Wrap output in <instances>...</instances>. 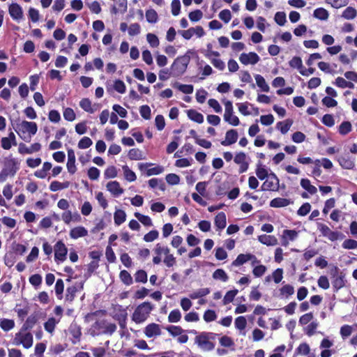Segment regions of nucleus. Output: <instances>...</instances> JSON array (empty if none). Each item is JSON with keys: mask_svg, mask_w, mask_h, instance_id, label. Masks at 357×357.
<instances>
[{"mask_svg": "<svg viewBox=\"0 0 357 357\" xmlns=\"http://www.w3.org/2000/svg\"><path fill=\"white\" fill-rule=\"evenodd\" d=\"M68 249L62 241H58L54 245V260L57 263L63 262L66 259Z\"/></svg>", "mask_w": 357, "mask_h": 357, "instance_id": "nucleus-6", "label": "nucleus"}, {"mask_svg": "<svg viewBox=\"0 0 357 357\" xmlns=\"http://www.w3.org/2000/svg\"><path fill=\"white\" fill-rule=\"evenodd\" d=\"M255 173L257 178L261 181L266 179L268 176L267 168L261 162L257 163Z\"/></svg>", "mask_w": 357, "mask_h": 357, "instance_id": "nucleus-27", "label": "nucleus"}, {"mask_svg": "<svg viewBox=\"0 0 357 357\" xmlns=\"http://www.w3.org/2000/svg\"><path fill=\"white\" fill-rule=\"evenodd\" d=\"M117 176V169L114 166L108 167L104 172V176L106 179L114 178Z\"/></svg>", "mask_w": 357, "mask_h": 357, "instance_id": "nucleus-58", "label": "nucleus"}, {"mask_svg": "<svg viewBox=\"0 0 357 357\" xmlns=\"http://www.w3.org/2000/svg\"><path fill=\"white\" fill-rule=\"evenodd\" d=\"M280 291L282 296H285L286 298H288L294 294V289L291 284H285L280 289Z\"/></svg>", "mask_w": 357, "mask_h": 357, "instance_id": "nucleus-57", "label": "nucleus"}, {"mask_svg": "<svg viewBox=\"0 0 357 357\" xmlns=\"http://www.w3.org/2000/svg\"><path fill=\"white\" fill-rule=\"evenodd\" d=\"M317 326L318 323L317 321H312L304 328V331L306 335L310 337L315 333Z\"/></svg>", "mask_w": 357, "mask_h": 357, "instance_id": "nucleus-62", "label": "nucleus"}, {"mask_svg": "<svg viewBox=\"0 0 357 357\" xmlns=\"http://www.w3.org/2000/svg\"><path fill=\"white\" fill-rule=\"evenodd\" d=\"M258 241L266 245H275L278 243V240L274 236L262 234L258 236Z\"/></svg>", "mask_w": 357, "mask_h": 357, "instance_id": "nucleus-25", "label": "nucleus"}, {"mask_svg": "<svg viewBox=\"0 0 357 357\" xmlns=\"http://www.w3.org/2000/svg\"><path fill=\"white\" fill-rule=\"evenodd\" d=\"M3 169H7L10 176H14L19 169V162L17 159L10 158L6 162Z\"/></svg>", "mask_w": 357, "mask_h": 357, "instance_id": "nucleus-19", "label": "nucleus"}, {"mask_svg": "<svg viewBox=\"0 0 357 357\" xmlns=\"http://www.w3.org/2000/svg\"><path fill=\"white\" fill-rule=\"evenodd\" d=\"M347 280L345 279V273L341 274L337 278L333 279L332 285L335 292H337L340 289L345 286Z\"/></svg>", "mask_w": 357, "mask_h": 357, "instance_id": "nucleus-22", "label": "nucleus"}, {"mask_svg": "<svg viewBox=\"0 0 357 357\" xmlns=\"http://www.w3.org/2000/svg\"><path fill=\"white\" fill-rule=\"evenodd\" d=\"M77 291V288L75 286L68 287L66 289V300L67 301L72 302L75 296V294Z\"/></svg>", "mask_w": 357, "mask_h": 357, "instance_id": "nucleus-55", "label": "nucleus"}, {"mask_svg": "<svg viewBox=\"0 0 357 357\" xmlns=\"http://www.w3.org/2000/svg\"><path fill=\"white\" fill-rule=\"evenodd\" d=\"M351 123L348 121H344L340 125L338 132L342 135H346L351 131Z\"/></svg>", "mask_w": 357, "mask_h": 357, "instance_id": "nucleus-42", "label": "nucleus"}, {"mask_svg": "<svg viewBox=\"0 0 357 357\" xmlns=\"http://www.w3.org/2000/svg\"><path fill=\"white\" fill-rule=\"evenodd\" d=\"M146 40L149 43L150 46L152 47H157L160 44L158 36L154 33H147Z\"/></svg>", "mask_w": 357, "mask_h": 357, "instance_id": "nucleus-61", "label": "nucleus"}, {"mask_svg": "<svg viewBox=\"0 0 357 357\" xmlns=\"http://www.w3.org/2000/svg\"><path fill=\"white\" fill-rule=\"evenodd\" d=\"M144 332L147 337H153L161 334L160 326L155 323L148 324L145 327Z\"/></svg>", "mask_w": 357, "mask_h": 357, "instance_id": "nucleus-12", "label": "nucleus"}, {"mask_svg": "<svg viewBox=\"0 0 357 357\" xmlns=\"http://www.w3.org/2000/svg\"><path fill=\"white\" fill-rule=\"evenodd\" d=\"M342 247L347 250H354L357 248V241L348 238L346 239L342 244Z\"/></svg>", "mask_w": 357, "mask_h": 357, "instance_id": "nucleus-64", "label": "nucleus"}, {"mask_svg": "<svg viewBox=\"0 0 357 357\" xmlns=\"http://www.w3.org/2000/svg\"><path fill=\"white\" fill-rule=\"evenodd\" d=\"M292 120L287 119L284 121H279L277 123L276 127L283 135L286 134L292 126Z\"/></svg>", "mask_w": 357, "mask_h": 357, "instance_id": "nucleus-30", "label": "nucleus"}, {"mask_svg": "<svg viewBox=\"0 0 357 357\" xmlns=\"http://www.w3.org/2000/svg\"><path fill=\"white\" fill-rule=\"evenodd\" d=\"M289 64L291 68H296L299 71L303 66L301 58L300 56H294L289 61Z\"/></svg>", "mask_w": 357, "mask_h": 357, "instance_id": "nucleus-54", "label": "nucleus"}, {"mask_svg": "<svg viewBox=\"0 0 357 357\" xmlns=\"http://www.w3.org/2000/svg\"><path fill=\"white\" fill-rule=\"evenodd\" d=\"M313 17L324 21L327 20L329 17V13L327 10L324 8H317L313 12Z\"/></svg>", "mask_w": 357, "mask_h": 357, "instance_id": "nucleus-31", "label": "nucleus"}, {"mask_svg": "<svg viewBox=\"0 0 357 357\" xmlns=\"http://www.w3.org/2000/svg\"><path fill=\"white\" fill-rule=\"evenodd\" d=\"M122 169L123 171L124 177L128 181L132 182L137 179L135 173L131 170L128 166L123 165Z\"/></svg>", "mask_w": 357, "mask_h": 357, "instance_id": "nucleus-38", "label": "nucleus"}, {"mask_svg": "<svg viewBox=\"0 0 357 357\" xmlns=\"http://www.w3.org/2000/svg\"><path fill=\"white\" fill-rule=\"evenodd\" d=\"M119 278L126 285H130L132 284V278L130 274L126 270H123L120 272Z\"/></svg>", "mask_w": 357, "mask_h": 357, "instance_id": "nucleus-50", "label": "nucleus"}, {"mask_svg": "<svg viewBox=\"0 0 357 357\" xmlns=\"http://www.w3.org/2000/svg\"><path fill=\"white\" fill-rule=\"evenodd\" d=\"M87 229L82 226H79L71 229L69 234L70 238L73 239H77L81 237H84L87 236Z\"/></svg>", "mask_w": 357, "mask_h": 357, "instance_id": "nucleus-17", "label": "nucleus"}, {"mask_svg": "<svg viewBox=\"0 0 357 357\" xmlns=\"http://www.w3.org/2000/svg\"><path fill=\"white\" fill-rule=\"evenodd\" d=\"M135 216L144 226H146V227L152 226V225H153L152 220L149 216L141 214L139 212L135 213Z\"/></svg>", "mask_w": 357, "mask_h": 357, "instance_id": "nucleus-45", "label": "nucleus"}, {"mask_svg": "<svg viewBox=\"0 0 357 357\" xmlns=\"http://www.w3.org/2000/svg\"><path fill=\"white\" fill-rule=\"evenodd\" d=\"M334 84L341 89L349 88L354 89V84L349 81L345 80L344 78L341 77H338L335 79Z\"/></svg>", "mask_w": 357, "mask_h": 357, "instance_id": "nucleus-35", "label": "nucleus"}, {"mask_svg": "<svg viewBox=\"0 0 357 357\" xmlns=\"http://www.w3.org/2000/svg\"><path fill=\"white\" fill-rule=\"evenodd\" d=\"M238 291L236 289L228 291L224 296L223 304L227 305L232 302L238 294Z\"/></svg>", "mask_w": 357, "mask_h": 357, "instance_id": "nucleus-49", "label": "nucleus"}, {"mask_svg": "<svg viewBox=\"0 0 357 357\" xmlns=\"http://www.w3.org/2000/svg\"><path fill=\"white\" fill-rule=\"evenodd\" d=\"M38 321V315L36 314H31L27 317L26 320L21 328L22 331L31 330Z\"/></svg>", "mask_w": 357, "mask_h": 357, "instance_id": "nucleus-21", "label": "nucleus"}, {"mask_svg": "<svg viewBox=\"0 0 357 357\" xmlns=\"http://www.w3.org/2000/svg\"><path fill=\"white\" fill-rule=\"evenodd\" d=\"M165 329L173 337L178 336L184 332V330L179 326L169 325Z\"/></svg>", "mask_w": 357, "mask_h": 357, "instance_id": "nucleus-43", "label": "nucleus"}, {"mask_svg": "<svg viewBox=\"0 0 357 357\" xmlns=\"http://www.w3.org/2000/svg\"><path fill=\"white\" fill-rule=\"evenodd\" d=\"M275 22L279 26H284L287 22V17L284 12L279 11L275 14L274 17Z\"/></svg>", "mask_w": 357, "mask_h": 357, "instance_id": "nucleus-52", "label": "nucleus"}, {"mask_svg": "<svg viewBox=\"0 0 357 357\" xmlns=\"http://www.w3.org/2000/svg\"><path fill=\"white\" fill-rule=\"evenodd\" d=\"M75 151L72 149H68V162H67V169L68 172L70 174H74L76 172L77 168L75 165Z\"/></svg>", "mask_w": 357, "mask_h": 357, "instance_id": "nucleus-11", "label": "nucleus"}, {"mask_svg": "<svg viewBox=\"0 0 357 357\" xmlns=\"http://www.w3.org/2000/svg\"><path fill=\"white\" fill-rule=\"evenodd\" d=\"M357 15V10L356 8L349 6L342 13V17L346 20H353Z\"/></svg>", "mask_w": 357, "mask_h": 357, "instance_id": "nucleus-39", "label": "nucleus"}, {"mask_svg": "<svg viewBox=\"0 0 357 357\" xmlns=\"http://www.w3.org/2000/svg\"><path fill=\"white\" fill-rule=\"evenodd\" d=\"M278 189L279 185H276V183L267 178L261 186V191H278Z\"/></svg>", "mask_w": 357, "mask_h": 357, "instance_id": "nucleus-29", "label": "nucleus"}, {"mask_svg": "<svg viewBox=\"0 0 357 357\" xmlns=\"http://www.w3.org/2000/svg\"><path fill=\"white\" fill-rule=\"evenodd\" d=\"M16 261V257L13 252L6 253L4 256L5 265L9 268L12 267Z\"/></svg>", "mask_w": 357, "mask_h": 357, "instance_id": "nucleus-60", "label": "nucleus"}, {"mask_svg": "<svg viewBox=\"0 0 357 357\" xmlns=\"http://www.w3.org/2000/svg\"><path fill=\"white\" fill-rule=\"evenodd\" d=\"M41 145L40 143H34L30 147H27L24 143L19 144L18 151L21 154H31L40 150Z\"/></svg>", "mask_w": 357, "mask_h": 357, "instance_id": "nucleus-10", "label": "nucleus"}, {"mask_svg": "<svg viewBox=\"0 0 357 357\" xmlns=\"http://www.w3.org/2000/svg\"><path fill=\"white\" fill-rule=\"evenodd\" d=\"M214 223L217 229L222 230L225 229L227 225L225 213L224 212L218 213L215 217Z\"/></svg>", "mask_w": 357, "mask_h": 357, "instance_id": "nucleus-20", "label": "nucleus"}, {"mask_svg": "<svg viewBox=\"0 0 357 357\" xmlns=\"http://www.w3.org/2000/svg\"><path fill=\"white\" fill-rule=\"evenodd\" d=\"M91 335L93 336L102 334L112 335L116 330V326L113 323H107L106 320H98L92 325Z\"/></svg>", "mask_w": 357, "mask_h": 357, "instance_id": "nucleus-3", "label": "nucleus"}, {"mask_svg": "<svg viewBox=\"0 0 357 357\" xmlns=\"http://www.w3.org/2000/svg\"><path fill=\"white\" fill-rule=\"evenodd\" d=\"M128 157L131 160H140L144 159L143 153L139 149H131L129 150Z\"/></svg>", "mask_w": 357, "mask_h": 357, "instance_id": "nucleus-32", "label": "nucleus"}, {"mask_svg": "<svg viewBox=\"0 0 357 357\" xmlns=\"http://www.w3.org/2000/svg\"><path fill=\"white\" fill-rule=\"evenodd\" d=\"M187 115L191 121L197 123H202L204 122V116L195 109H190L187 110Z\"/></svg>", "mask_w": 357, "mask_h": 357, "instance_id": "nucleus-26", "label": "nucleus"}, {"mask_svg": "<svg viewBox=\"0 0 357 357\" xmlns=\"http://www.w3.org/2000/svg\"><path fill=\"white\" fill-rule=\"evenodd\" d=\"M126 219V214L124 211L119 209L114 212V220L116 225H121Z\"/></svg>", "mask_w": 357, "mask_h": 357, "instance_id": "nucleus-34", "label": "nucleus"}, {"mask_svg": "<svg viewBox=\"0 0 357 357\" xmlns=\"http://www.w3.org/2000/svg\"><path fill=\"white\" fill-rule=\"evenodd\" d=\"M190 57L187 54L178 56L171 66L172 75L174 77L181 76L188 68Z\"/></svg>", "mask_w": 357, "mask_h": 357, "instance_id": "nucleus-4", "label": "nucleus"}, {"mask_svg": "<svg viewBox=\"0 0 357 357\" xmlns=\"http://www.w3.org/2000/svg\"><path fill=\"white\" fill-rule=\"evenodd\" d=\"M293 202L290 199L276 197L270 202V206L273 208L285 207L291 204Z\"/></svg>", "mask_w": 357, "mask_h": 357, "instance_id": "nucleus-16", "label": "nucleus"}, {"mask_svg": "<svg viewBox=\"0 0 357 357\" xmlns=\"http://www.w3.org/2000/svg\"><path fill=\"white\" fill-rule=\"evenodd\" d=\"M11 249L14 254L18 255H23L26 251V247L24 245L13 242L11 245Z\"/></svg>", "mask_w": 357, "mask_h": 357, "instance_id": "nucleus-47", "label": "nucleus"}, {"mask_svg": "<svg viewBox=\"0 0 357 357\" xmlns=\"http://www.w3.org/2000/svg\"><path fill=\"white\" fill-rule=\"evenodd\" d=\"M8 13L11 18L15 21H20L23 18L22 7L17 3H12L8 7Z\"/></svg>", "mask_w": 357, "mask_h": 357, "instance_id": "nucleus-9", "label": "nucleus"}, {"mask_svg": "<svg viewBox=\"0 0 357 357\" xmlns=\"http://www.w3.org/2000/svg\"><path fill=\"white\" fill-rule=\"evenodd\" d=\"M310 346L307 343L304 342L300 344V345L296 349L295 354H301L303 356H306L310 354Z\"/></svg>", "mask_w": 357, "mask_h": 357, "instance_id": "nucleus-51", "label": "nucleus"}, {"mask_svg": "<svg viewBox=\"0 0 357 357\" xmlns=\"http://www.w3.org/2000/svg\"><path fill=\"white\" fill-rule=\"evenodd\" d=\"M15 326V321L13 319H1L0 320V327L4 331H9Z\"/></svg>", "mask_w": 357, "mask_h": 357, "instance_id": "nucleus-37", "label": "nucleus"}, {"mask_svg": "<svg viewBox=\"0 0 357 357\" xmlns=\"http://www.w3.org/2000/svg\"><path fill=\"white\" fill-rule=\"evenodd\" d=\"M114 312L115 314L113 316V318L117 321L123 319H127L128 317L127 308L123 307L121 305H117L114 307Z\"/></svg>", "mask_w": 357, "mask_h": 357, "instance_id": "nucleus-23", "label": "nucleus"}, {"mask_svg": "<svg viewBox=\"0 0 357 357\" xmlns=\"http://www.w3.org/2000/svg\"><path fill=\"white\" fill-rule=\"evenodd\" d=\"M260 60L259 56L253 52L242 53L239 56L240 62L243 65H255Z\"/></svg>", "mask_w": 357, "mask_h": 357, "instance_id": "nucleus-7", "label": "nucleus"}, {"mask_svg": "<svg viewBox=\"0 0 357 357\" xmlns=\"http://www.w3.org/2000/svg\"><path fill=\"white\" fill-rule=\"evenodd\" d=\"M256 84L259 88L264 92H268L270 90L269 86L266 82V80L261 75H256L255 76Z\"/></svg>", "mask_w": 357, "mask_h": 357, "instance_id": "nucleus-33", "label": "nucleus"}, {"mask_svg": "<svg viewBox=\"0 0 357 357\" xmlns=\"http://www.w3.org/2000/svg\"><path fill=\"white\" fill-rule=\"evenodd\" d=\"M300 183L301 186L310 195H314L317 193V188L311 184V182L308 178H301Z\"/></svg>", "mask_w": 357, "mask_h": 357, "instance_id": "nucleus-28", "label": "nucleus"}, {"mask_svg": "<svg viewBox=\"0 0 357 357\" xmlns=\"http://www.w3.org/2000/svg\"><path fill=\"white\" fill-rule=\"evenodd\" d=\"M13 128L20 138L26 142H30L31 136L36 135L38 130L36 123L27 121L20 122V119L16 121Z\"/></svg>", "mask_w": 357, "mask_h": 357, "instance_id": "nucleus-1", "label": "nucleus"}, {"mask_svg": "<svg viewBox=\"0 0 357 357\" xmlns=\"http://www.w3.org/2000/svg\"><path fill=\"white\" fill-rule=\"evenodd\" d=\"M173 86L174 88H177L180 91L185 94H191L194 90V87L192 84H183L178 82H175Z\"/></svg>", "mask_w": 357, "mask_h": 357, "instance_id": "nucleus-36", "label": "nucleus"}, {"mask_svg": "<svg viewBox=\"0 0 357 357\" xmlns=\"http://www.w3.org/2000/svg\"><path fill=\"white\" fill-rule=\"evenodd\" d=\"M33 342V335L31 333H24L21 340L16 342V345L22 344L25 349L32 347Z\"/></svg>", "mask_w": 357, "mask_h": 357, "instance_id": "nucleus-24", "label": "nucleus"}, {"mask_svg": "<svg viewBox=\"0 0 357 357\" xmlns=\"http://www.w3.org/2000/svg\"><path fill=\"white\" fill-rule=\"evenodd\" d=\"M337 160L343 169H353L355 167V159L348 154L337 156Z\"/></svg>", "mask_w": 357, "mask_h": 357, "instance_id": "nucleus-8", "label": "nucleus"}, {"mask_svg": "<svg viewBox=\"0 0 357 357\" xmlns=\"http://www.w3.org/2000/svg\"><path fill=\"white\" fill-rule=\"evenodd\" d=\"M255 259V255L248 254H240L237 256L236 259L231 263L232 266H240L250 260Z\"/></svg>", "mask_w": 357, "mask_h": 357, "instance_id": "nucleus-15", "label": "nucleus"}, {"mask_svg": "<svg viewBox=\"0 0 357 357\" xmlns=\"http://www.w3.org/2000/svg\"><path fill=\"white\" fill-rule=\"evenodd\" d=\"M213 278L214 280H219L222 282H227L229 279V277L223 269L218 268L213 272Z\"/></svg>", "mask_w": 357, "mask_h": 357, "instance_id": "nucleus-44", "label": "nucleus"}, {"mask_svg": "<svg viewBox=\"0 0 357 357\" xmlns=\"http://www.w3.org/2000/svg\"><path fill=\"white\" fill-rule=\"evenodd\" d=\"M211 292L209 288H202L198 289L197 291L191 293L189 296L191 299H197L206 296Z\"/></svg>", "mask_w": 357, "mask_h": 357, "instance_id": "nucleus-40", "label": "nucleus"}, {"mask_svg": "<svg viewBox=\"0 0 357 357\" xmlns=\"http://www.w3.org/2000/svg\"><path fill=\"white\" fill-rule=\"evenodd\" d=\"M139 113L142 118L149 120L151 116V108L149 105H144L139 107Z\"/></svg>", "mask_w": 357, "mask_h": 357, "instance_id": "nucleus-63", "label": "nucleus"}, {"mask_svg": "<svg viewBox=\"0 0 357 357\" xmlns=\"http://www.w3.org/2000/svg\"><path fill=\"white\" fill-rule=\"evenodd\" d=\"M181 319V313L178 309L173 310L168 316V321L169 323H177Z\"/></svg>", "mask_w": 357, "mask_h": 357, "instance_id": "nucleus-46", "label": "nucleus"}, {"mask_svg": "<svg viewBox=\"0 0 357 357\" xmlns=\"http://www.w3.org/2000/svg\"><path fill=\"white\" fill-rule=\"evenodd\" d=\"M135 279L137 282L146 283L147 282V273L144 270H139L135 275Z\"/></svg>", "mask_w": 357, "mask_h": 357, "instance_id": "nucleus-59", "label": "nucleus"}, {"mask_svg": "<svg viewBox=\"0 0 357 357\" xmlns=\"http://www.w3.org/2000/svg\"><path fill=\"white\" fill-rule=\"evenodd\" d=\"M153 308V305L149 301H146L139 304L135 308L132 315V320L136 324H141L144 322L149 317Z\"/></svg>", "mask_w": 357, "mask_h": 357, "instance_id": "nucleus-2", "label": "nucleus"}, {"mask_svg": "<svg viewBox=\"0 0 357 357\" xmlns=\"http://www.w3.org/2000/svg\"><path fill=\"white\" fill-rule=\"evenodd\" d=\"M238 132L235 129H231L226 132L225 139L221 142L222 146H230L236 142L238 139Z\"/></svg>", "mask_w": 357, "mask_h": 357, "instance_id": "nucleus-13", "label": "nucleus"}, {"mask_svg": "<svg viewBox=\"0 0 357 357\" xmlns=\"http://www.w3.org/2000/svg\"><path fill=\"white\" fill-rule=\"evenodd\" d=\"M189 19L191 22H197L199 21L203 17V13L199 9H196L189 13Z\"/></svg>", "mask_w": 357, "mask_h": 357, "instance_id": "nucleus-53", "label": "nucleus"}, {"mask_svg": "<svg viewBox=\"0 0 357 357\" xmlns=\"http://www.w3.org/2000/svg\"><path fill=\"white\" fill-rule=\"evenodd\" d=\"M106 187L107 190L115 197H118L123 194L124 191L123 189L121 188L119 183L116 181L108 182Z\"/></svg>", "mask_w": 357, "mask_h": 357, "instance_id": "nucleus-14", "label": "nucleus"}, {"mask_svg": "<svg viewBox=\"0 0 357 357\" xmlns=\"http://www.w3.org/2000/svg\"><path fill=\"white\" fill-rule=\"evenodd\" d=\"M146 19L149 23H156L158 20V15L157 12L152 8L148 9L146 11Z\"/></svg>", "mask_w": 357, "mask_h": 357, "instance_id": "nucleus-41", "label": "nucleus"}, {"mask_svg": "<svg viewBox=\"0 0 357 357\" xmlns=\"http://www.w3.org/2000/svg\"><path fill=\"white\" fill-rule=\"evenodd\" d=\"M99 264L97 261H91L87 265V272L84 274L86 278H89L91 274L98 268Z\"/></svg>", "mask_w": 357, "mask_h": 357, "instance_id": "nucleus-56", "label": "nucleus"}, {"mask_svg": "<svg viewBox=\"0 0 357 357\" xmlns=\"http://www.w3.org/2000/svg\"><path fill=\"white\" fill-rule=\"evenodd\" d=\"M195 344L204 351H210L214 349L215 344L209 341L205 335L200 333L195 338Z\"/></svg>", "mask_w": 357, "mask_h": 357, "instance_id": "nucleus-5", "label": "nucleus"}, {"mask_svg": "<svg viewBox=\"0 0 357 357\" xmlns=\"http://www.w3.org/2000/svg\"><path fill=\"white\" fill-rule=\"evenodd\" d=\"M69 333L75 339V340H72L73 344H76L77 342L80 340V337L82 335L81 328L78 326L75 322H73L69 327Z\"/></svg>", "mask_w": 357, "mask_h": 357, "instance_id": "nucleus-18", "label": "nucleus"}, {"mask_svg": "<svg viewBox=\"0 0 357 357\" xmlns=\"http://www.w3.org/2000/svg\"><path fill=\"white\" fill-rule=\"evenodd\" d=\"M80 107L85 112L93 114L94 110L91 107V102L89 98H83L79 102Z\"/></svg>", "mask_w": 357, "mask_h": 357, "instance_id": "nucleus-48", "label": "nucleus"}]
</instances>
